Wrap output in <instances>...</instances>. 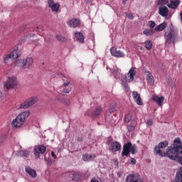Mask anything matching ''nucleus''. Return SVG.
<instances>
[{
	"instance_id": "obj_1",
	"label": "nucleus",
	"mask_w": 182,
	"mask_h": 182,
	"mask_svg": "<svg viewBox=\"0 0 182 182\" xmlns=\"http://www.w3.org/2000/svg\"><path fill=\"white\" fill-rule=\"evenodd\" d=\"M168 146V142L165 141L159 144L158 146L155 147L154 151L161 157H168L171 160H177L180 164H182V146L181 141L177 138L173 141V147L168 148L166 152V147Z\"/></svg>"
},
{
	"instance_id": "obj_2",
	"label": "nucleus",
	"mask_w": 182,
	"mask_h": 182,
	"mask_svg": "<svg viewBox=\"0 0 182 182\" xmlns=\"http://www.w3.org/2000/svg\"><path fill=\"white\" fill-rule=\"evenodd\" d=\"M29 116H31L30 111L21 112L12 120L11 127H13V129H21V127L25 124V122H26V119H28Z\"/></svg>"
},
{
	"instance_id": "obj_3",
	"label": "nucleus",
	"mask_w": 182,
	"mask_h": 182,
	"mask_svg": "<svg viewBox=\"0 0 182 182\" xmlns=\"http://www.w3.org/2000/svg\"><path fill=\"white\" fill-rule=\"evenodd\" d=\"M136 73V68L132 67L127 74V76H124V77L122 79V86H124L127 92H129V90H130V87H129V84L127 83H132V82H134Z\"/></svg>"
},
{
	"instance_id": "obj_4",
	"label": "nucleus",
	"mask_w": 182,
	"mask_h": 182,
	"mask_svg": "<svg viewBox=\"0 0 182 182\" xmlns=\"http://www.w3.org/2000/svg\"><path fill=\"white\" fill-rule=\"evenodd\" d=\"M16 66L22 68L23 69H29L33 65V58L28 57L25 59L17 60L15 62Z\"/></svg>"
},
{
	"instance_id": "obj_5",
	"label": "nucleus",
	"mask_w": 182,
	"mask_h": 182,
	"mask_svg": "<svg viewBox=\"0 0 182 182\" xmlns=\"http://www.w3.org/2000/svg\"><path fill=\"white\" fill-rule=\"evenodd\" d=\"M132 152V154H136L137 153V147L136 145H132V143L127 142L124 145L123 151L122 152V157H129V155Z\"/></svg>"
},
{
	"instance_id": "obj_6",
	"label": "nucleus",
	"mask_w": 182,
	"mask_h": 182,
	"mask_svg": "<svg viewBox=\"0 0 182 182\" xmlns=\"http://www.w3.org/2000/svg\"><path fill=\"white\" fill-rule=\"evenodd\" d=\"M18 86V78L15 76L7 77V80L4 83V87L7 90H11Z\"/></svg>"
},
{
	"instance_id": "obj_7",
	"label": "nucleus",
	"mask_w": 182,
	"mask_h": 182,
	"mask_svg": "<svg viewBox=\"0 0 182 182\" xmlns=\"http://www.w3.org/2000/svg\"><path fill=\"white\" fill-rule=\"evenodd\" d=\"M38 98L37 97H31L28 98L24 102H23L20 107L21 109H28L31 107V106H33V105H36L38 103Z\"/></svg>"
},
{
	"instance_id": "obj_8",
	"label": "nucleus",
	"mask_w": 182,
	"mask_h": 182,
	"mask_svg": "<svg viewBox=\"0 0 182 182\" xmlns=\"http://www.w3.org/2000/svg\"><path fill=\"white\" fill-rule=\"evenodd\" d=\"M33 150L36 159H39L41 157V154H43V153L46 151V146L43 145L35 146Z\"/></svg>"
},
{
	"instance_id": "obj_9",
	"label": "nucleus",
	"mask_w": 182,
	"mask_h": 182,
	"mask_svg": "<svg viewBox=\"0 0 182 182\" xmlns=\"http://www.w3.org/2000/svg\"><path fill=\"white\" fill-rule=\"evenodd\" d=\"M151 100L155 102L158 106L161 107L163 106V103H164V97L163 95L159 96L156 94H154L151 96Z\"/></svg>"
},
{
	"instance_id": "obj_10",
	"label": "nucleus",
	"mask_w": 182,
	"mask_h": 182,
	"mask_svg": "<svg viewBox=\"0 0 182 182\" xmlns=\"http://www.w3.org/2000/svg\"><path fill=\"white\" fill-rule=\"evenodd\" d=\"M145 78L149 86H154V77L150 71H145Z\"/></svg>"
},
{
	"instance_id": "obj_11",
	"label": "nucleus",
	"mask_w": 182,
	"mask_h": 182,
	"mask_svg": "<svg viewBox=\"0 0 182 182\" xmlns=\"http://www.w3.org/2000/svg\"><path fill=\"white\" fill-rule=\"evenodd\" d=\"M132 97L138 106H143V100L141 99V96L140 94H139V92L133 91Z\"/></svg>"
},
{
	"instance_id": "obj_12",
	"label": "nucleus",
	"mask_w": 182,
	"mask_h": 182,
	"mask_svg": "<svg viewBox=\"0 0 182 182\" xmlns=\"http://www.w3.org/2000/svg\"><path fill=\"white\" fill-rule=\"evenodd\" d=\"M176 38H177V34L175 33L174 31H171L168 34H166V41L167 43L174 42V41H176Z\"/></svg>"
},
{
	"instance_id": "obj_13",
	"label": "nucleus",
	"mask_w": 182,
	"mask_h": 182,
	"mask_svg": "<svg viewBox=\"0 0 182 182\" xmlns=\"http://www.w3.org/2000/svg\"><path fill=\"white\" fill-rule=\"evenodd\" d=\"M110 52L111 55H112V56H114L115 58H124V53H123V52L120 50H117V49H116V48L114 47H112L110 49Z\"/></svg>"
},
{
	"instance_id": "obj_14",
	"label": "nucleus",
	"mask_w": 182,
	"mask_h": 182,
	"mask_svg": "<svg viewBox=\"0 0 182 182\" xmlns=\"http://www.w3.org/2000/svg\"><path fill=\"white\" fill-rule=\"evenodd\" d=\"M48 6L51 9V11H53V12H58L60 6L59 3H55L53 2V0L48 1Z\"/></svg>"
},
{
	"instance_id": "obj_15",
	"label": "nucleus",
	"mask_w": 182,
	"mask_h": 182,
	"mask_svg": "<svg viewBox=\"0 0 182 182\" xmlns=\"http://www.w3.org/2000/svg\"><path fill=\"white\" fill-rule=\"evenodd\" d=\"M127 182H143L141 178L139 176H134V174H130L126 178Z\"/></svg>"
},
{
	"instance_id": "obj_16",
	"label": "nucleus",
	"mask_w": 182,
	"mask_h": 182,
	"mask_svg": "<svg viewBox=\"0 0 182 182\" xmlns=\"http://www.w3.org/2000/svg\"><path fill=\"white\" fill-rule=\"evenodd\" d=\"M120 149H122V145H120L119 142L114 141L111 144L109 147V151L114 153L116 151H120Z\"/></svg>"
},
{
	"instance_id": "obj_17",
	"label": "nucleus",
	"mask_w": 182,
	"mask_h": 182,
	"mask_svg": "<svg viewBox=\"0 0 182 182\" xmlns=\"http://www.w3.org/2000/svg\"><path fill=\"white\" fill-rule=\"evenodd\" d=\"M68 25L70 28H77L80 25V20L79 18H72L68 21Z\"/></svg>"
},
{
	"instance_id": "obj_18",
	"label": "nucleus",
	"mask_w": 182,
	"mask_h": 182,
	"mask_svg": "<svg viewBox=\"0 0 182 182\" xmlns=\"http://www.w3.org/2000/svg\"><path fill=\"white\" fill-rule=\"evenodd\" d=\"M12 59H18L21 56L19 48L15 47L11 53H9Z\"/></svg>"
},
{
	"instance_id": "obj_19",
	"label": "nucleus",
	"mask_w": 182,
	"mask_h": 182,
	"mask_svg": "<svg viewBox=\"0 0 182 182\" xmlns=\"http://www.w3.org/2000/svg\"><path fill=\"white\" fill-rule=\"evenodd\" d=\"M180 5V0H170V4H168V8L176 9Z\"/></svg>"
},
{
	"instance_id": "obj_20",
	"label": "nucleus",
	"mask_w": 182,
	"mask_h": 182,
	"mask_svg": "<svg viewBox=\"0 0 182 182\" xmlns=\"http://www.w3.org/2000/svg\"><path fill=\"white\" fill-rule=\"evenodd\" d=\"M159 12L161 16H167L168 15V9L167 6H161L159 7Z\"/></svg>"
},
{
	"instance_id": "obj_21",
	"label": "nucleus",
	"mask_w": 182,
	"mask_h": 182,
	"mask_svg": "<svg viewBox=\"0 0 182 182\" xmlns=\"http://www.w3.org/2000/svg\"><path fill=\"white\" fill-rule=\"evenodd\" d=\"M95 158H96V155H95L94 154H86L82 156L83 161H92V160H95Z\"/></svg>"
},
{
	"instance_id": "obj_22",
	"label": "nucleus",
	"mask_w": 182,
	"mask_h": 182,
	"mask_svg": "<svg viewBox=\"0 0 182 182\" xmlns=\"http://www.w3.org/2000/svg\"><path fill=\"white\" fill-rule=\"evenodd\" d=\"M25 171L28 174H29V176H31V177H33V178H35L37 176L36 171L35 170L32 169V168H31L29 166H26Z\"/></svg>"
},
{
	"instance_id": "obj_23",
	"label": "nucleus",
	"mask_w": 182,
	"mask_h": 182,
	"mask_svg": "<svg viewBox=\"0 0 182 182\" xmlns=\"http://www.w3.org/2000/svg\"><path fill=\"white\" fill-rule=\"evenodd\" d=\"M12 59L14 58H12L11 54L9 53H6L3 57L4 63H5V65H8L11 63Z\"/></svg>"
},
{
	"instance_id": "obj_24",
	"label": "nucleus",
	"mask_w": 182,
	"mask_h": 182,
	"mask_svg": "<svg viewBox=\"0 0 182 182\" xmlns=\"http://www.w3.org/2000/svg\"><path fill=\"white\" fill-rule=\"evenodd\" d=\"M166 27H167V23L164 22V23L159 24V26H157L155 28V31H156L158 32H161V31H164V29H166Z\"/></svg>"
},
{
	"instance_id": "obj_25",
	"label": "nucleus",
	"mask_w": 182,
	"mask_h": 182,
	"mask_svg": "<svg viewBox=\"0 0 182 182\" xmlns=\"http://www.w3.org/2000/svg\"><path fill=\"white\" fill-rule=\"evenodd\" d=\"M75 36L76 39L79 41V42H81V43H83V42H85V37L83 36V34L82 33H75Z\"/></svg>"
},
{
	"instance_id": "obj_26",
	"label": "nucleus",
	"mask_w": 182,
	"mask_h": 182,
	"mask_svg": "<svg viewBox=\"0 0 182 182\" xmlns=\"http://www.w3.org/2000/svg\"><path fill=\"white\" fill-rule=\"evenodd\" d=\"M73 181H77L80 178V174L78 172H73L70 173Z\"/></svg>"
},
{
	"instance_id": "obj_27",
	"label": "nucleus",
	"mask_w": 182,
	"mask_h": 182,
	"mask_svg": "<svg viewBox=\"0 0 182 182\" xmlns=\"http://www.w3.org/2000/svg\"><path fill=\"white\" fill-rule=\"evenodd\" d=\"M145 48L148 50H151V48H153V43H151L150 41H147L144 43Z\"/></svg>"
},
{
	"instance_id": "obj_28",
	"label": "nucleus",
	"mask_w": 182,
	"mask_h": 182,
	"mask_svg": "<svg viewBox=\"0 0 182 182\" xmlns=\"http://www.w3.org/2000/svg\"><path fill=\"white\" fill-rule=\"evenodd\" d=\"M55 38L57 40L59 41V42H65V41H66V38H65V37L62 36L61 35H56Z\"/></svg>"
},
{
	"instance_id": "obj_29",
	"label": "nucleus",
	"mask_w": 182,
	"mask_h": 182,
	"mask_svg": "<svg viewBox=\"0 0 182 182\" xmlns=\"http://www.w3.org/2000/svg\"><path fill=\"white\" fill-rule=\"evenodd\" d=\"M144 35H146V36H150L151 35H153V31L146 29L144 31Z\"/></svg>"
},
{
	"instance_id": "obj_30",
	"label": "nucleus",
	"mask_w": 182,
	"mask_h": 182,
	"mask_svg": "<svg viewBox=\"0 0 182 182\" xmlns=\"http://www.w3.org/2000/svg\"><path fill=\"white\" fill-rule=\"evenodd\" d=\"M176 178H179L180 180L182 181V168H181L177 174H176Z\"/></svg>"
},
{
	"instance_id": "obj_31",
	"label": "nucleus",
	"mask_w": 182,
	"mask_h": 182,
	"mask_svg": "<svg viewBox=\"0 0 182 182\" xmlns=\"http://www.w3.org/2000/svg\"><path fill=\"white\" fill-rule=\"evenodd\" d=\"M72 91V87H65L63 88V93H70Z\"/></svg>"
},
{
	"instance_id": "obj_32",
	"label": "nucleus",
	"mask_w": 182,
	"mask_h": 182,
	"mask_svg": "<svg viewBox=\"0 0 182 182\" xmlns=\"http://www.w3.org/2000/svg\"><path fill=\"white\" fill-rule=\"evenodd\" d=\"M167 4H168V1H167V0H159L158 1V4L161 5V6L167 5Z\"/></svg>"
},
{
	"instance_id": "obj_33",
	"label": "nucleus",
	"mask_w": 182,
	"mask_h": 182,
	"mask_svg": "<svg viewBox=\"0 0 182 182\" xmlns=\"http://www.w3.org/2000/svg\"><path fill=\"white\" fill-rule=\"evenodd\" d=\"M61 102L67 106H69V105H70V100H69V99H63Z\"/></svg>"
},
{
	"instance_id": "obj_34",
	"label": "nucleus",
	"mask_w": 182,
	"mask_h": 182,
	"mask_svg": "<svg viewBox=\"0 0 182 182\" xmlns=\"http://www.w3.org/2000/svg\"><path fill=\"white\" fill-rule=\"evenodd\" d=\"M148 26H149V28H151V29H153V28H154L156 26V23H154V21H149L148 23Z\"/></svg>"
},
{
	"instance_id": "obj_35",
	"label": "nucleus",
	"mask_w": 182,
	"mask_h": 182,
	"mask_svg": "<svg viewBox=\"0 0 182 182\" xmlns=\"http://www.w3.org/2000/svg\"><path fill=\"white\" fill-rule=\"evenodd\" d=\"M20 154L24 156V157H27V156H29V152L28 151H21Z\"/></svg>"
},
{
	"instance_id": "obj_36",
	"label": "nucleus",
	"mask_w": 182,
	"mask_h": 182,
	"mask_svg": "<svg viewBox=\"0 0 182 182\" xmlns=\"http://www.w3.org/2000/svg\"><path fill=\"white\" fill-rule=\"evenodd\" d=\"M130 120H132V116L129 114L127 115L124 119V121L126 122V123H130Z\"/></svg>"
},
{
	"instance_id": "obj_37",
	"label": "nucleus",
	"mask_w": 182,
	"mask_h": 182,
	"mask_svg": "<svg viewBox=\"0 0 182 182\" xmlns=\"http://www.w3.org/2000/svg\"><path fill=\"white\" fill-rule=\"evenodd\" d=\"M90 182H102L100 178H93Z\"/></svg>"
},
{
	"instance_id": "obj_38",
	"label": "nucleus",
	"mask_w": 182,
	"mask_h": 182,
	"mask_svg": "<svg viewBox=\"0 0 182 182\" xmlns=\"http://www.w3.org/2000/svg\"><path fill=\"white\" fill-rule=\"evenodd\" d=\"M102 112V108H98L96 109L95 116H97V114H100Z\"/></svg>"
},
{
	"instance_id": "obj_39",
	"label": "nucleus",
	"mask_w": 182,
	"mask_h": 182,
	"mask_svg": "<svg viewBox=\"0 0 182 182\" xmlns=\"http://www.w3.org/2000/svg\"><path fill=\"white\" fill-rule=\"evenodd\" d=\"M146 124L147 126H153V121L150 119L147 120Z\"/></svg>"
},
{
	"instance_id": "obj_40",
	"label": "nucleus",
	"mask_w": 182,
	"mask_h": 182,
	"mask_svg": "<svg viewBox=\"0 0 182 182\" xmlns=\"http://www.w3.org/2000/svg\"><path fill=\"white\" fill-rule=\"evenodd\" d=\"M130 164H136V159L131 158L130 159Z\"/></svg>"
},
{
	"instance_id": "obj_41",
	"label": "nucleus",
	"mask_w": 182,
	"mask_h": 182,
	"mask_svg": "<svg viewBox=\"0 0 182 182\" xmlns=\"http://www.w3.org/2000/svg\"><path fill=\"white\" fill-rule=\"evenodd\" d=\"M69 85H70V82L69 81H67V82H64L63 86H64V87H66L69 86Z\"/></svg>"
},
{
	"instance_id": "obj_42",
	"label": "nucleus",
	"mask_w": 182,
	"mask_h": 182,
	"mask_svg": "<svg viewBox=\"0 0 182 182\" xmlns=\"http://www.w3.org/2000/svg\"><path fill=\"white\" fill-rule=\"evenodd\" d=\"M173 182H182V180L177 178V176H176V178H175V181Z\"/></svg>"
},
{
	"instance_id": "obj_43",
	"label": "nucleus",
	"mask_w": 182,
	"mask_h": 182,
	"mask_svg": "<svg viewBox=\"0 0 182 182\" xmlns=\"http://www.w3.org/2000/svg\"><path fill=\"white\" fill-rule=\"evenodd\" d=\"M51 156L53 157V159H56V155L55 154V152L51 151Z\"/></svg>"
},
{
	"instance_id": "obj_44",
	"label": "nucleus",
	"mask_w": 182,
	"mask_h": 182,
	"mask_svg": "<svg viewBox=\"0 0 182 182\" xmlns=\"http://www.w3.org/2000/svg\"><path fill=\"white\" fill-rule=\"evenodd\" d=\"M4 97V94L2 93V91L0 90V99H2Z\"/></svg>"
},
{
	"instance_id": "obj_45",
	"label": "nucleus",
	"mask_w": 182,
	"mask_h": 182,
	"mask_svg": "<svg viewBox=\"0 0 182 182\" xmlns=\"http://www.w3.org/2000/svg\"><path fill=\"white\" fill-rule=\"evenodd\" d=\"M47 164H48L49 166H51V164H52V161H47Z\"/></svg>"
},
{
	"instance_id": "obj_46",
	"label": "nucleus",
	"mask_w": 182,
	"mask_h": 182,
	"mask_svg": "<svg viewBox=\"0 0 182 182\" xmlns=\"http://www.w3.org/2000/svg\"><path fill=\"white\" fill-rule=\"evenodd\" d=\"M128 17L129 18V19H133V15H129Z\"/></svg>"
},
{
	"instance_id": "obj_47",
	"label": "nucleus",
	"mask_w": 182,
	"mask_h": 182,
	"mask_svg": "<svg viewBox=\"0 0 182 182\" xmlns=\"http://www.w3.org/2000/svg\"><path fill=\"white\" fill-rule=\"evenodd\" d=\"M127 1V0H122L123 4H126Z\"/></svg>"
},
{
	"instance_id": "obj_48",
	"label": "nucleus",
	"mask_w": 182,
	"mask_h": 182,
	"mask_svg": "<svg viewBox=\"0 0 182 182\" xmlns=\"http://www.w3.org/2000/svg\"><path fill=\"white\" fill-rule=\"evenodd\" d=\"M132 129H134V127H132Z\"/></svg>"
}]
</instances>
